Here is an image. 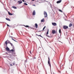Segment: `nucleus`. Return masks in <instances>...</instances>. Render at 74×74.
Wrapping results in <instances>:
<instances>
[{
  "label": "nucleus",
  "mask_w": 74,
  "mask_h": 74,
  "mask_svg": "<svg viewBox=\"0 0 74 74\" xmlns=\"http://www.w3.org/2000/svg\"><path fill=\"white\" fill-rule=\"evenodd\" d=\"M10 66H12V64H10Z\"/></svg>",
  "instance_id": "32"
},
{
  "label": "nucleus",
  "mask_w": 74,
  "mask_h": 74,
  "mask_svg": "<svg viewBox=\"0 0 74 74\" xmlns=\"http://www.w3.org/2000/svg\"><path fill=\"white\" fill-rule=\"evenodd\" d=\"M6 51H10V48H8V47H7L6 48Z\"/></svg>",
  "instance_id": "6"
},
{
  "label": "nucleus",
  "mask_w": 74,
  "mask_h": 74,
  "mask_svg": "<svg viewBox=\"0 0 74 74\" xmlns=\"http://www.w3.org/2000/svg\"><path fill=\"white\" fill-rule=\"evenodd\" d=\"M71 8H73H73H74V7H73V6H72V7H71Z\"/></svg>",
  "instance_id": "33"
},
{
  "label": "nucleus",
  "mask_w": 74,
  "mask_h": 74,
  "mask_svg": "<svg viewBox=\"0 0 74 74\" xmlns=\"http://www.w3.org/2000/svg\"><path fill=\"white\" fill-rule=\"evenodd\" d=\"M23 2H25V1H24V0H22Z\"/></svg>",
  "instance_id": "34"
},
{
  "label": "nucleus",
  "mask_w": 74,
  "mask_h": 74,
  "mask_svg": "<svg viewBox=\"0 0 74 74\" xmlns=\"http://www.w3.org/2000/svg\"><path fill=\"white\" fill-rule=\"evenodd\" d=\"M12 8H14V9H16L17 8L15 6H13Z\"/></svg>",
  "instance_id": "17"
},
{
  "label": "nucleus",
  "mask_w": 74,
  "mask_h": 74,
  "mask_svg": "<svg viewBox=\"0 0 74 74\" xmlns=\"http://www.w3.org/2000/svg\"><path fill=\"white\" fill-rule=\"evenodd\" d=\"M52 24L53 26H56L57 24H56V23H52Z\"/></svg>",
  "instance_id": "5"
},
{
  "label": "nucleus",
  "mask_w": 74,
  "mask_h": 74,
  "mask_svg": "<svg viewBox=\"0 0 74 74\" xmlns=\"http://www.w3.org/2000/svg\"><path fill=\"white\" fill-rule=\"evenodd\" d=\"M38 2H39V3H42V2L41 0H39L38 1Z\"/></svg>",
  "instance_id": "15"
},
{
  "label": "nucleus",
  "mask_w": 74,
  "mask_h": 74,
  "mask_svg": "<svg viewBox=\"0 0 74 74\" xmlns=\"http://www.w3.org/2000/svg\"><path fill=\"white\" fill-rule=\"evenodd\" d=\"M63 28L64 29H66L68 28V26L65 25L63 26Z\"/></svg>",
  "instance_id": "3"
},
{
  "label": "nucleus",
  "mask_w": 74,
  "mask_h": 74,
  "mask_svg": "<svg viewBox=\"0 0 74 74\" xmlns=\"http://www.w3.org/2000/svg\"><path fill=\"white\" fill-rule=\"evenodd\" d=\"M34 5V6H36V5Z\"/></svg>",
  "instance_id": "37"
},
{
  "label": "nucleus",
  "mask_w": 74,
  "mask_h": 74,
  "mask_svg": "<svg viewBox=\"0 0 74 74\" xmlns=\"http://www.w3.org/2000/svg\"><path fill=\"white\" fill-rule=\"evenodd\" d=\"M7 26H8V27H10V25H8V24H7Z\"/></svg>",
  "instance_id": "30"
},
{
  "label": "nucleus",
  "mask_w": 74,
  "mask_h": 74,
  "mask_svg": "<svg viewBox=\"0 0 74 74\" xmlns=\"http://www.w3.org/2000/svg\"><path fill=\"white\" fill-rule=\"evenodd\" d=\"M24 26L25 27H29V26L28 25H24Z\"/></svg>",
  "instance_id": "19"
},
{
  "label": "nucleus",
  "mask_w": 74,
  "mask_h": 74,
  "mask_svg": "<svg viewBox=\"0 0 74 74\" xmlns=\"http://www.w3.org/2000/svg\"><path fill=\"white\" fill-rule=\"evenodd\" d=\"M60 40H61V38L60 37L58 38L57 39V40H58V41H60Z\"/></svg>",
  "instance_id": "14"
},
{
  "label": "nucleus",
  "mask_w": 74,
  "mask_h": 74,
  "mask_svg": "<svg viewBox=\"0 0 74 74\" xmlns=\"http://www.w3.org/2000/svg\"><path fill=\"white\" fill-rule=\"evenodd\" d=\"M10 44L11 45V46H14L13 45H12V43H10Z\"/></svg>",
  "instance_id": "28"
},
{
  "label": "nucleus",
  "mask_w": 74,
  "mask_h": 74,
  "mask_svg": "<svg viewBox=\"0 0 74 74\" xmlns=\"http://www.w3.org/2000/svg\"><path fill=\"white\" fill-rule=\"evenodd\" d=\"M44 14L45 15V17L47 18L48 16V15H47V13L45 11H44Z\"/></svg>",
  "instance_id": "1"
},
{
  "label": "nucleus",
  "mask_w": 74,
  "mask_h": 74,
  "mask_svg": "<svg viewBox=\"0 0 74 74\" xmlns=\"http://www.w3.org/2000/svg\"><path fill=\"white\" fill-rule=\"evenodd\" d=\"M17 3L18 4H20L22 3V1L21 0H20L18 1Z\"/></svg>",
  "instance_id": "2"
},
{
  "label": "nucleus",
  "mask_w": 74,
  "mask_h": 74,
  "mask_svg": "<svg viewBox=\"0 0 74 74\" xmlns=\"http://www.w3.org/2000/svg\"><path fill=\"white\" fill-rule=\"evenodd\" d=\"M73 26V24L71 23H70L69 25V27H71V26Z\"/></svg>",
  "instance_id": "13"
},
{
  "label": "nucleus",
  "mask_w": 74,
  "mask_h": 74,
  "mask_svg": "<svg viewBox=\"0 0 74 74\" xmlns=\"http://www.w3.org/2000/svg\"><path fill=\"white\" fill-rule=\"evenodd\" d=\"M32 1H34V0H32Z\"/></svg>",
  "instance_id": "36"
},
{
  "label": "nucleus",
  "mask_w": 74,
  "mask_h": 74,
  "mask_svg": "<svg viewBox=\"0 0 74 74\" xmlns=\"http://www.w3.org/2000/svg\"><path fill=\"white\" fill-rule=\"evenodd\" d=\"M6 20H7V21H10V19L7 18H6Z\"/></svg>",
  "instance_id": "18"
},
{
  "label": "nucleus",
  "mask_w": 74,
  "mask_h": 74,
  "mask_svg": "<svg viewBox=\"0 0 74 74\" xmlns=\"http://www.w3.org/2000/svg\"><path fill=\"white\" fill-rule=\"evenodd\" d=\"M8 14L9 15H12L13 14H12L10 12H8Z\"/></svg>",
  "instance_id": "16"
},
{
  "label": "nucleus",
  "mask_w": 74,
  "mask_h": 74,
  "mask_svg": "<svg viewBox=\"0 0 74 74\" xmlns=\"http://www.w3.org/2000/svg\"><path fill=\"white\" fill-rule=\"evenodd\" d=\"M29 52L30 54H32V52H31V51H29Z\"/></svg>",
  "instance_id": "31"
},
{
  "label": "nucleus",
  "mask_w": 74,
  "mask_h": 74,
  "mask_svg": "<svg viewBox=\"0 0 74 74\" xmlns=\"http://www.w3.org/2000/svg\"><path fill=\"white\" fill-rule=\"evenodd\" d=\"M59 33L60 34L61 33V29H60L59 30Z\"/></svg>",
  "instance_id": "20"
},
{
  "label": "nucleus",
  "mask_w": 74,
  "mask_h": 74,
  "mask_svg": "<svg viewBox=\"0 0 74 74\" xmlns=\"http://www.w3.org/2000/svg\"><path fill=\"white\" fill-rule=\"evenodd\" d=\"M13 65H15V64H13Z\"/></svg>",
  "instance_id": "38"
},
{
  "label": "nucleus",
  "mask_w": 74,
  "mask_h": 74,
  "mask_svg": "<svg viewBox=\"0 0 74 74\" xmlns=\"http://www.w3.org/2000/svg\"><path fill=\"white\" fill-rule=\"evenodd\" d=\"M12 40H13V41H15L16 42V40H14V39L12 38Z\"/></svg>",
  "instance_id": "27"
},
{
  "label": "nucleus",
  "mask_w": 74,
  "mask_h": 74,
  "mask_svg": "<svg viewBox=\"0 0 74 74\" xmlns=\"http://www.w3.org/2000/svg\"><path fill=\"white\" fill-rule=\"evenodd\" d=\"M59 73H61V72L60 71H59Z\"/></svg>",
  "instance_id": "35"
},
{
  "label": "nucleus",
  "mask_w": 74,
  "mask_h": 74,
  "mask_svg": "<svg viewBox=\"0 0 74 74\" xmlns=\"http://www.w3.org/2000/svg\"><path fill=\"white\" fill-rule=\"evenodd\" d=\"M48 59H49V60H48V61H50V59H49V58H48Z\"/></svg>",
  "instance_id": "29"
},
{
  "label": "nucleus",
  "mask_w": 74,
  "mask_h": 74,
  "mask_svg": "<svg viewBox=\"0 0 74 74\" xmlns=\"http://www.w3.org/2000/svg\"><path fill=\"white\" fill-rule=\"evenodd\" d=\"M45 21L44 20V18H43L41 20V22H44Z\"/></svg>",
  "instance_id": "11"
},
{
  "label": "nucleus",
  "mask_w": 74,
  "mask_h": 74,
  "mask_svg": "<svg viewBox=\"0 0 74 74\" xmlns=\"http://www.w3.org/2000/svg\"><path fill=\"white\" fill-rule=\"evenodd\" d=\"M5 44L6 45H7V41H5Z\"/></svg>",
  "instance_id": "25"
},
{
  "label": "nucleus",
  "mask_w": 74,
  "mask_h": 74,
  "mask_svg": "<svg viewBox=\"0 0 74 74\" xmlns=\"http://www.w3.org/2000/svg\"><path fill=\"white\" fill-rule=\"evenodd\" d=\"M62 2V0H60L59 1H57L56 3L57 4H59V3H60V2Z\"/></svg>",
  "instance_id": "7"
},
{
  "label": "nucleus",
  "mask_w": 74,
  "mask_h": 74,
  "mask_svg": "<svg viewBox=\"0 0 74 74\" xmlns=\"http://www.w3.org/2000/svg\"><path fill=\"white\" fill-rule=\"evenodd\" d=\"M48 63L49 65V66L51 67V63L50 62V61H48Z\"/></svg>",
  "instance_id": "12"
},
{
  "label": "nucleus",
  "mask_w": 74,
  "mask_h": 74,
  "mask_svg": "<svg viewBox=\"0 0 74 74\" xmlns=\"http://www.w3.org/2000/svg\"><path fill=\"white\" fill-rule=\"evenodd\" d=\"M14 1H15V0H14Z\"/></svg>",
  "instance_id": "39"
},
{
  "label": "nucleus",
  "mask_w": 74,
  "mask_h": 74,
  "mask_svg": "<svg viewBox=\"0 0 74 74\" xmlns=\"http://www.w3.org/2000/svg\"><path fill=\"white\" fill-rule=\"evenodd\" d=\"M38 36H39L40 37H42L41 36V35H38Z\"/></svg>",
  "instance_id": "26"
},
{
  "label": "nucleus",
  "mask_w": 74,
  "mask_h": 74,
  "mask_svg": "<svg viewBox=\"0 0 74 74\" xmlns=\"http://www.w3.org/2000/svg\"><path fill=\"white\" fill-rule=\"evenodd\" d=\"M59 11H60V12H62V10H59Z\"/></svg>",
  "instance_id": "23"
},
{
  "label": "nucleus",
  "mask_w": 74,
  "mask_h": 74,
  "mask_svg": "<svg viewBox=\"0 0 74 74\" xmlns=\"http://www.w3.org/2000/svg\"><path fill=\"white\" fill-rule=\"evenodd\" d=\"M35 27H36V28H37L38 27V25H37V24L36 23L35 24Z\"/></svg>",
  "instance_id": "10"
},
{
  "label": "nucleus",
  "mask_w": 74,
  "mask_h": 74,
  "mask_svg": "<svg viewBox=\"0 0 74 74\" xmlns=\"http://www.w3.org/2000/svg\"><path fill=\"white\" fill-rule=\"evenodd\" d=\"M52 33L53 34H55L56 33V31L53 30H52Z\"/></svg>",
  "instance_id": "4"
},
{
  "label": "nucleus",
  "mask_w": 74,
  "mask_h": 74,
  "mask_svg": "<svg viewBox=\"0 0 74 74\" xmlns=\"http://www.w3.org/2000/svg\"><path fill=\"white\" fill-rule=\"evenodd\" d=\"M24 4L25 5H27V4L25 2L24 3Z\"/></svg>",
  "instance_id": "21"
},
{
  "label": "nucleus",
  "mask_w": 74,
  "mask_h": 74,
  "mask_svg": "<svg viewBox=\"0 0 74 74\" xmlns=\"http://www.w3.org/2000/svg\"><path fill=\"white\" fill-rule=\"evenodd\" d=\"M10 51H11V52H14V50L13 49H12L11 50H10Z\"/></svg>",
  "instance_id": "22"
},
{
  "label": "nucleus",
  "mask_w": 74,
  "mask_h": 74,
  "mask_svg": "<svg viewBox=\"0 0 74 74\" xmlns=\"http://www.w3.org/2000/svg\"><path fill=\"white\" fill-rule=\"evenodd\" d=\"M33 15H36V12H35V10H34L32 13Z\"/></svg>",
  "instance_id": "9"
},
{
  "label": "nucleus",
  "mask_w": 74,
  "mask_h": 74,
  "mask_svg": "<svg viewBox=\"0 0 74 74\" xmlns=\"http://www.w3.org/2000/svg\"><path fill=\"white\" fill-rule=\"evenodd\" d=\"M48 32H49V29H48L47 32V33H46V36H47V37H49V36H48Z\"/></svg>",
  "instance_id": "8"
},
{
  "label": "nucleus",
  "mask_w": 74,
  "mask_h": 74,
  "mask_svg": "<svg viewBox=\"0 0 74 74\" xmlns=\"http://www.w3.org/2000/svg\"><path fill=\"white\" fill-rule=\"evenodd\" d=\"M45 27H46V26H45L44 28H43V30H44V29H45Z\"/></svg>",
  "instance_id": "24"
}]
</instances>
